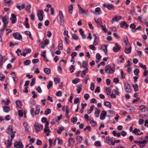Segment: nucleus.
Returning a JSON list of instances; mask_svg holds the SVG:
<instances>
[{"label": "nucleus", "instance_id": "obj_37", "mask_svg": "<svg viewBox=\"0 0 148 148\" xmlns=\"http://www.w3.org/2000/svg\"><path fill=\"white\" fill-rule=\"evenodd\" d=\"M75 69V66L74 65H71L69 68V70L70 71L71 73H72L74 72Z\"/></svg>", "mask_w": 148, "mask_h": 148}, {"label": "nucleus", "instance_id": "obj_16", "mask_svg": "<svg viewBox=\"0 0 148 148\" xmlns=\"http://www.w3.org/2000/svg\"><path fill=\"white\" fill-rule=\"evenodd\" d=\"M123 41L125 44L126 46L128 44H129L128 39L127 36H125L123 39Z\"/></svg>", "mask_w": 148, "mask_h": 148}, {"label": "nucleus", "instance_id": "obj_34", "mask_svg": "<svg viewBox=\"0 0 148 148\" xmlns=\"http://www.w3.org/2000/svg\"><path fill=\"white\" fill-rule=\"evenodd\" d=\"M76 138L79 143H81L82 140L83 138L82 136H77L76 137Z\"/></svg>", "mask_w": 148, "mask_h": 148}, {"label": "nucleus", "instance_id": "obj_28", "mask_svg": "<svg viewBox=\"0 0 148 148\" xmlns=\"http://www.w3.org/2000/svg\"><path fill=\"white\" fill-rule=\"evenodd\" d=\"M133 87L134 88V90L135 92H136L138 90V86L137 84H136L135 85L133 84L132 85Z\"/></svg>", "mask_w": 148, "mask_h": 148}, {"label": "nucleus", "instance_id": "obj_49", "mask_svg": "<svg viewBox=\"0 0 148 148\" xmlns=\"http://www.w3.org/2000/svg\"><path fill=\"white\" fill-rule=\"evenodd\" d=\"M139 65L141 68L146 70V66L145 65H143L141 63H140Z\"/></svg>", "mask_w": 148, "mask_h": 148}, {"label": "nucleus", "instance_id": "obj_60", "mask_svg": "<svg viewBox=\"0 0 148 148\" xmlns=\"http://www.w3.org/2000/svg\"><path fill=\"white\" fill-rule=\"evenodd\" d=\"M108 95H109L111 92V89L109 88H107L106 89Z\"/></svg>", "mask_w": 148, "mask_h": 148}, {"label": "nucleus", "instance_id": "obj_38", "mask_svg": "<svg viewBox=\"0 0 148 148\" xmlns=\"http://www.w3.org/2000/svg\"><path fill=\"white\" fill-rule=\"evenodd\" d=\"M104 49H103V51L106 55L107 53V46L106 45H105L104 46Z\"/></svg>", "mask_w": 148, "mask_h": 148}, {"label": "nucleus", "instance_id": "obj_50", "mask_svg": "<svg viewBox=\"0 0 148 148\" xmlns=\"http://www.w3.org/2000/svg\"><path fill=\"white\" fill-rule=\"evenodd\" d=\"M90 123L93 126H95L97 124L96 122L94 121L93 120L91 121Z\"/></svg>", "mask_w": 148, "mask_h": 148}, {"label": "nucleus", "instance_id": "obj_45", "mask_svg": "<svg viewBox=\"0 0 148 148\" xmlns=\"http://www.w3.org/2000/svg\"><path fill=\"white\" fill-rule=\"evenodd\" d=\"M51 112V110L50 109L47 108L45 110V114H48Z\"/></svg>", "mask_w": 148, "mask_h": 148}, {"label": "nucleus", "instance_id": "obj_51", "mask_svg": "<svg viewBox=\"0 0 148 148\" xmlns=\"http://www.w3.org/2000/svg\"><path fill=\"white\" fill-rule=\"evenodd\" d=\"M58 140V143L61 145H62L63 143V141L62 140L60 139L59 138H58L57 139Z\"/></svg>", "mask_w": 148, "mask_h": 148}, {"label": "nucleus", "instance_id": "obj_30", "mask_svg": "<svg viewBox=\"0 0 148 148\" xmlns=\"http://www.w3.org/2000/svg\"><path fill=\"white\" fill-rule=\"evenodd\" d=\"M100 8L99 7L95 9V14L96 15H99L100 13H97L96 12H99L100 11Z\"/></svg>", "mask_w": 148, "mask_h": 148}, {"label": "nucleus", "instance_id": "obj_58", "mask_svg": "<svg viewBox=\"0 0 148 148\" xmlns=\"http://www.w3.org/2000/svg\"><path fill=\"white\" fill-rule=\"evenodd\" d=\"M35 92L34 91H32V94L33 95L32 96V97L35 99L36 97L37 96V95L35 94Z\"/></svg>", "mask_w": 148, "mask_h": 148}, {"label": "nucleus", "instance_id": "obj_5", "mask_svg": "<svg viewBox=\"0 0 148 148\" xmlns=\"http://www.w3.org/2000/svg\"><path fill=\"white\" fill-rule=\"evenodd\" d=\"M124 88L125 91L127 93H130L131 92V87L127 83L124 84Z\"/></svg>", "mask_w": 148, "mask_h": 148}, {"label": "nucleus", "instance_id": "obj_11", "mask_svg": "<svg viewBox=\"0 0 148 148\" xmlns=\"http://www.w3.org/2000/svg\"><path fill=\"white\" fill-rule=\"evenodd\" d=\"M11 18L10 19L12 21V23H14L16 22V16L14 14H12L11 15Z\"/></svg>", "mask_w": 148, "mask_h": 148}, {"label": "nucleus", "instance_id": "obj_47", "mask_svg": "<svg viewBox=\"0 0 148 148\" xmlns=\"http://www.w3.org/2000/svg\"><path fill=\"white\" fill-rule=\"evenodd\" d=\"M77 121V118L76 117H74L72 118L71 119V122L72 123H76Z\"/></svg>", "mask_w": 148, "mask_h": 148}, {"label": "nucleus", "instance_id": "obj_21", "mask_svg": "<svg viewBox=\"0 0 148 148\" xmlns=\"http://www.w3.org/2000/svg\"><path fill=\"white\" fill-rule=\"evenodd\" d=\"M88 70V68H86V69L84 70H83L82 71V73H81V76L82 77H84V76L86 74V73L87 72Z\"/></svg>", "mask_w": 148, "mask_h": 148}, {"label": "nucleus", "instance_id": "obj_20", "mask_svg": "<svg viewBox=\"0 0 148 148\" xmlns=\"http://www.w3.org/2000/svg\"><path fill=\"white\" fill-rule=\"evenodd\" d=\"M44 131L45 133H47L46 136H48L49 135V133L51 132L49 128H44Z\"/></svg>", "mask_w": 148, "mask_h": 148}, {"label": "nucleus", "instance_id": "obj_39", "mask_svg": "<svg viewBox=\"0 0 148 148\" xmlns=\"http://www.w3.org/2000/svg\"><path fill=\"white\" fill-rule=\"evenodd\" d=\"M95 88V85L94 84L93 82H91L90 84V89L92 90L93 91L94 90Z\"/></svg>", "mask_w": 148, "mask_h": 148}, {"label": "nucleus", "instance_id": "obj_44", "mask_svg": "<svg viewBox=\"0 0 148 148\" xmlns=\"http://www.w3.org/2000/svg\"><path fill=\"white\" fill-rule=\"evenodd\" d=\"M96 58L97 60H99L101 58V56L99 53H97L96 56Z\"/></svg>", "mask_w": 148, "mask_h": 148}, {"label": "nucleus", "instance_id": "obj_40", "mask_svg": "<svg viewBox=\"0 0 148 148\" xmlns=\"http://www.w3.org/2000/svg\"><path fill=\"white\" fill-rule=\"evenodd\" d=\"M72 37L73 39L75 40H77L78 39V37L75 34H73L72 35Z\"/></svg>", "mask_w": 148, "mask_h": 148}, {"label": "nucleus", "instance_id": "obj_57", "mask_svg": "<svg viewBox=\"0 0 148 148\" xmlns=\"http://www.w3.org/2000/svg\"><path fill=\"white\" fill-rule=\"evenodd\" d=\"M104 26L103 25H101V26L103 30L105 32H106L108 31V29L106 28L105 25H104Z\"/></svg>", "mask_w": 148, "mask_h": 148}, {"label": "nucleus", "instance_id": "obj_27", "mask_svg": "<svg viewBox=\"0 0 148 148\" xmlns=\"http://www.w3.org/2000/svg\"><path fill=\"white\" fill-rule=\"evenodd\" d=\"M4 111L5 112H8L10 110V108L7 106H5L3 108Z\"/></svg>", "mask_w": 148, "mask_h": 148}, {"label": "nucleus", "instance_id": "obj_8", "mask_svg": "<svg viewBox=\"0 0 148 148\" xmlns=\"http://www.w3.org/2000/svg\"><path fill=\"white\" fill-rule=\"evenodd\" d=\"M31 49L29 48H26L24 49L23 52V54L21 53V55H23L24 57L26 56V54L31 52Z\"/></svg>", "mask_w": 148, "mask_h": 148}, {"label": "nucleus", "instance_id": "obj_2", "mask_svg": "<svg viewBox=\"0 0 148 148\" xmlns=\"http://www.w3.org/2000/svg\"><path fill=\"white\" fill-rule=\"evenodd\" d=\"M34 126L37 133H38L40 130H42L43 127L42 125L38 123H35Z\"/></svg>", "mask_w": 148, "mask_h": 148}, {"label": "nucleus", "instance_id": "obj_55", "mask_svg": "<svg viewBox=\"0 0 148 148\" xmlns=\"http://www.w3.org/2000/svg\"><path fill=\"white\" fill-rule=\"evenodd\" d=\"M84 98L86 100H87L90 97L89 95L88 94H86L84 95Z\"/></svg>", "mask_w": 148, "mask_h": 148}, {"label": "nucleus", "instance_id": "obj_54", "mask_svg": "<svg viewBox=\"0 0 148 148\" xmlns=\"http://www.w3.org/2000/svg\"><path fill=\"white\" fill-rule=\"evenodd\" d=\"M5 79V75L3 74L0 75V80L3 81Z\"/></svg>", "mask_w": 148, "mask_h": 148}, {"label": "nucleus", "instance_id": "obj_18", "mask_svg": "<svg viewBox=\"0 0 148 148\" xmlns=\"http://www.w3.org/2000/svg\"><path fill=\"white\" fill-rule=\"evenodd\" d=\"M25 5L24 4H22L21 5H20V3H18L16 5L17 8L21 10L23 9L25 7Z\"/></svg>", "mask_w": 148, "mask_h": 148}, {"label": "nucleus", "instance_id": "obj_41", "mask_svg": "<svg viewBox=\"0 0 148 148\" xmlns=\"http://www.w3.org/2000/svg\"><path fill=\"white\" fill-rule=\"evenodd\" d=\"M79 79H76L72 80V82L73 83L75 84H77L78 82H79Z\"/></svg>", "mask_w": 148, "mask_h": 148}, {"label": "nucleus", "instance_id": "obj_14", "mask_svg": "<svg viewBox=\"0 0 148 148\" xmlns=\"http://www.w3.org/2000/svg\"><path fill=\"white\" fill-rule=\"evenodd\" d=\"M13 131L12 126V125L9 126L6 131L7 133L8 134L12 133L13 132Z\"/></svg>", "mask_w": 148, "mask_h": 148}, {"label": "nucleus", "instance_id": "obj_56", "mask_svg": "<svg viewBox=\"0 0 148 148\" xmlns=\"http://www.w3.org/2000/svg\"><path fill=\"white\" fill-rule=\"evenodd\" d=\"M42 142L39 139L37 140V141L36 142V145H40L42 144Z\"/></svg>", "mask_w": 148, "mask_h": 148}, {"label": "nucleus", "instance_id": "obj_52", "mask_svg": "<svg viewBox=\"0 0 148 148\" xmlns=\"http://www.w3.org/2000/svg\"><path fill=\"white\" fill-rule=\"evenodd\" d=\"M90 102L91 103H97V101L95 98H92L90 100Z\"/></svg>", "mask_w": 148, "mask_h": 148}, {"label": "nucleus", "instance_id": "obj_29", "mask_svg": "<svg viewBox=\"0 0 148 148\" xmlns=\"http://www.w3.org/2000/svg\"><path fill=\"white\" fill-rule=\"evenodd\" d=\"M12 139H11V140H10V139H8L7 141V148H9L10 147L11 145H12Z\"/></svg>", "mask_w": 148, "mask_h": 148}, {"label": "nucleus", "instance_id": "obj_3", "mask_svg": "<svg viewBox=\"0 0 148 148\" xmlns=\"http://www.w3.org/2000/svg\"><path fill=\"white\" fill-rule=\"evenodd\" d=\"M43 10H38L37 12V15L38 17V20L40 21L43 20Z\"/></svg>", "mask_w": 148, "mask_h": 148}, {"label": "nucleus", "instance_id": "obj_63", "mask_svg": "<svg viewBox=\"0 0 148 148\" xmlns=\"http://www.w3.org/2000/svg\"><path fill=\"white\" fill-rule=\"evenodd\" d=\"M141 27L140 26H139L137 28H135L134 30H132V32H135L137 30H141Z\"/></svg>", "mask_w": 148, "mask_h": 148}, {"label": "nucleus", "instance_id": "obj_19", "mask_svg": "<svg viewBox=\"0 0 148 148\" xmlns=\"http://www.w3.org/2000/svg\"><path fill=\"white\" fill-rule=\"evenodd\" d=\"M68 8L69 13L72 14L73 11V5H69L68 6Z\"/></svg>", "mask_w": 148, "mask_h": 148}, {"label": "nucleus", "instance_id": "obj_48", "mask_svg": "<svg viewBox=\"0 0 148 148\" xmlns=\"http://www.w3.org/2000/svg\"><path fill=\"white\" fill-rule=\"evenodd\" d=\"M139 72V70L138 69H135L134 71V73L135 75H137Z\"/></svg>", "mask_w": 148, "mask_h": 148}, {"label": "nucleus", "instance_id": "obj_36", "mask_svg": "<svg viewBox=\"0 0 148 148\" xmlns=\"http://www.w3.org/2000/svg\"><path fill=\"white\" fill-rule=\"evenodd\" d=\"M94 20L97 23H101V19L100 18H98L96 20V18L94 19Z\"/></svg>", "mask_w": 148, "mask_h": 148}, {"label": "nucleus", "instance_id": "obj_6", "mask_svg": "<svg viewBox=\"0 0 148 148\" xmlns=\"http://www.w3.org/2000/svg\"><path fill=\"white\" fill-rule=\"evenodd\" d=\"M14 38L17 40H22V39L21 35L19 33L16 32L13 34V35Z\"/></svg>", "mask_w": 148, "mask_h": 148}, {"label": "nucleus", "instance_id": "obj_64", "mask_svg": "<svg viewBox=\"0 0 148 148\" xmlns=\"http://www.w3.org/2000/svg\"><path fill=\"white\" fill-rule=\"evenodd\" d=\"M34 108H32L30 110V113L34 117Z\"/></svg>", "mask_w": 148, "mask_h": 148}, {"label": "nucleus", "instance_id": "obj_4", "mask_svg": "<svg viewBox=\"0 0 148 148\" xmlns=\"http://www.w3.org/2000/svg\"><path fill=\"white\" fill-rule=\"evenodd\" d=\"M0 18L2 19L4 27H6L8 23V18L7 16H5L3 17L1 15H0Z\"/></svg>", "mask_w": 148, "mask_h": 148}, {"label": "nucleus", "instance_id": "obj_1", "mask_svg": "<svg viewBox=\"0 0 148 148\" xmlns=\"http://www.w3.org/2000/svg\"><path fill=\"white\" fill-rule=\"evenodd\" d=\"M105 72L107 73L112 74L114 72V68H112L110 66L107 65L105 67Z\"/></svg>", "mask_w": 148, "mask_h": 148}, {"label": "nucleus", "instance_id": "obj_15", "mask_svg": "<svg viewBox=\"0 0 148 148\" xmlns=\"http://www.w3.org/2000/svg\"><path fill=\"white\" fill-rule=\"evenodd\" d=\"M79 13L82 15H83L84 14L86 15L88 12V10H83L82 8L81 10H79Z\"/></svg>", "mask_w": 148, "mask_h": 148}, {"label": "nucleus", "instance_id": "obj_33", "mask_svg": "<svg viewBox=\"0 0 148 148\" xmlns=\"http://www.w3.org/2000/svg\"><path fill=\"white\" fill-rule=\"evenodd\" d=\"M31 62L30 60H25L24 62V64L25 65H28L30 64Z\"/></svg>", "mask_w": 148, "mask_h": 148}, {"label": "nucleus", "instance_id": "obj_17", "mask_svg": "<svg viewBox=\"0 0 148 148\" xmlns=\"http://www.w3.org/2000/svg\"><path fill=\"white\" fill-rule=\"evenodd\" d=\"M132 50V47H130L128 49L125 48L124 49L125 52L127 54H129L131 52Z\"/></svg>", "mask_w": 148, "mask_h": 148}, {"label": "nucleus", "instance_id": "obj_46", "mask_svg": "<svg viewBox=\"0 0 148 148\" xmlns=\"http://www.w3.org/2000/svg\"><path fill=\"white\" fill-rule=\"evenodd\" d=\"M35 83V79L33 78L30 84V85L31 86H33Z\"/></svg>", "mask_w": 148, "mask_h": 148}, {"label": "nucleus", "instance_id": "obj_43", "mask_svg": "<svg viewBox=\"0 0 148 148\" xmlns=\"http://www.w3.org/2000/svg\"><path fill=\"white\" fill-rule=\"evenodd\" d=\"M95 145L97 146L100 147L101 144L99 141H96L95 143Z\"/></svg>", "mask_w": 148, "mask_h": 148}, {"label": "nucleus", "instance_id": "obj_13", "mask_svg": "<svg viewBox=\"0 0 148 148\" xmlns=\"http://www.w3.org/2000/svg\"><path fill=\"white\" fill-rule=\"evenodd\" d=\"M68 142L69 143V145H68L69 146H70L72 145H73L75 143L74 140L73 138H71L69 139Z\"/></svg>", "mask_w": 148, "mask_h": 148}, {"label": "nucleus", "instance_id": "obj_9", "mask_svg": "<svg viewBox=\"0 0 148 148\" xmlns=\"http://www.w3.org/2000/svg\"><path fill=\"white\" fill-rule=\"evenodd\" d=\"M115 46L113 48V50L114 52H117L121 49V47L119 46L117 43L115 44Z\"/></svg>", "mask_w": 148, "mask_h": 148}, {"label": "nucleus", "instance_id": "obj_61", "mask_svg": "<svg viewBox=\"0 0 148 148\" xmlns=\"http://www.w3.org/2000/svg\"><path fill=\"white\" fill-rule=\"evenodd\" d=\"M36 90L38 93H40L42 92V90L40 86H38Z\"/></svg>", "mask_w": 148, "mask_h": 148}, {"label": "nucleus", "instance_id": "obj_24", "mask_svg": "<svg viewBox=\"0 0 148 148\" xmlns=\"http://www.w3.org/2000/svg\"><path fill=\"white\" fill-rule=\"evenodd\" d=\"M107 8L109 10H113L114 9V7L112 4H108Z\"/></svg>", "mask_w": 148, "mask_h": 148}, {"label": "nucleus", "instance_id": "obj_62", "mask_svg": "<svg viewBox=\"0 0 148 148\" xmlns=\"http://www.w3.org/2000/svg\"><path fill=\"white\" fill-rule=\"evenodd\" d=\"M30 17L32 20H34L35 19V15L33 13H32L30 15Z\"/></svg>", "mask_w": 148, "mask_h": 148}, {"label": "nucleus", "instance_id": "obj_23", "mask_svg": "<svg viewBox=\"0 0 148 148\" xmlns=\"http://www.w3.org/2000/svg\"><path fill=\"white\" fill-rule=\"evenodd\" d=\"M16 103L17 106L19 108H21L22 107V104L21 102L19 100H17L16 101Z\"/></svg>", "mask_w": 148, "mask_h": 148}, {"label": "nucleus", "instance_id": "obj_59", "mask_svg": "<svg viewBox=\"0 0 148 148\" xmlns=\"http://www.w3.org/2000/svg\"><path fill=\"white\" fill-rule=\"evenodd\" d=\"M56 95L58 97L61 96L62 95V92L61 91H59L56 93Z\"/></svg>", "mask_w": 148, "mask_h": 148}, {"label": "nucleus", "instance_id": "obj_32", "mask_svg": "<svg viewBox=\"0 0 148 148\" xmlns=\"http://www.w3.org/2000/svg\"><path fill=\"white\" fill-rule=\"evenodd\" d=\"M59 16L60 19H64V16L62 11H59Z\"/></svg>", "mask_w": 148, "mask_h": 148}, {"label": "nucleus", "instance_id": "obj_12", "mask_svg": "<svg viewBox=\"0 0 148 148\" xmlns=\"http://www.w3.org/2000/svg\"><path fill=\"white\" fill-rule=\"evenodd\" d=\"M121 18V16H119L118 17L117 16H115L114 17H113L112 20V23H113L115 21H118L120 20Z\"/></svg>", "mask_w": 148, "mask_h": 148}, {"label": "nucleus", "instance_id": "obj_22", "mask_svg": "<svg viewBox=\"0 0 148 148\" xmlns=\"http://www.w3.org/2000/svg\"><path fill=\"white\" fill-rule=\"evenodd\" d=\"M100 113V110L96 108L95 113V114L96 117H98Z\"/></svg>", "mask_w": 148, "mask_h": 148}, {"label": "nucleus", "instance_id": "obj_42", "mask_svg": "<svg viewBox=\"0 0 148 148\" xmlns=\"http://www.w3.org/2000/svg\"><path fill=\"white\" fill-rule=\"evenodd\" d=\"M54 81L55 84H56L60 82V80L59 78L55 77L54 78Z\"/></svg>", "mask_w": 148, "mask_h": 148}, {"label": "nucleus", "instance_id": "obj_53", "mask_svg": "<svg viewBox=\"0 0 148 148\" xmlns=\"http://www.w3.org/2000/svg\"><path fill=\"white\" fill-rule=\"evenodd\" d=\"M18 114L19 116L22 117L23 115V112L21 110H19L18 111Z\"/></svg>", "mask_w": 148, "mask_h": 148}, {"label": "nucleus", "instance_id": "obj_7", "mask_svg": "<svg viewBox=\"0 0 148 148\" xmlns=\"http://www.w3.org/2000/svg\"><path fill=\"white\" fill-rule=\"evenodd\" d=\"M14 146L17 148H23V145L22 144V142L21 141L18 142H16L14 144Z\"/></svg>", "mask_w": 148, "mask_h": 148}, {"label": "nucleus", "instance_id": "obj_10", "mask_svg": "<svg viewBox=\"0 0 148 148\" xmlns=\"http://www.w3.org/2000/svg\"><path fill=\"white\" fill-rule=\"evenodd\" d=\"M107 112L105 111H103L101 113L100 116V119L101 120H103L105 119V118Z\"/></svg>", "mask_w": 148, "mask_h": 148}, {"label": "nucleus", "instance_id": "obj_26", "mask_svg": "<svg viewBox=\"0 0 148 148\" xmlns=\"http://www.w3.org/2000/svg\"><path fill=\"white\" fill-rule=\"evenodd\" d=\"M44 72L47 74H49L51 72L50 69L48 68H45L44 69Z\"/></svg>", "mask_w": 148, "mask_h": 148}, {"label": "nucleus", "instance_id": "obj_25", "mask_svg": "<svg viewBox=\"0 0 148 148\" xmlns=\"http://www.w3.org/2000/svg\"><path fill=\"white\" fill-rule=\"evenodd\" d=\"M104 105L108 108H110L111 107V103L109 101H107L105 102L104 103Z\"/></svg>", "mask_w": 148, "mask_h": 148}, {"label": "nucleus", "instance_id": "obj_35", "mask_svg": "<svg viewBox=\"0 0 148 148\" xmlns=\"http://www.w3.org/2000/svg\"><path fill=\"white\" fill-rule=\"evenodd\" d=\"M36 110L35 112V114H38L39 113V111L40 110V106H36Z\"/></svg>", "mask_w": 148, "mask_h": 148}, {"label": "nucleus", "instance_id": "obj_31", "mask_svg": "<svg viewBox=\"0 0 148 148\" xmlns=\"http://www.w3.org/2000/svg\"><path fill=\"white\" fill-rule=\"evenodd\" d=\"M59 129L57 131V132L59 134H61L62 131L64 130V128L63 127H59Z\"/></svg>", "mask_w": 148, "mask_h": 148}]
</instances>
